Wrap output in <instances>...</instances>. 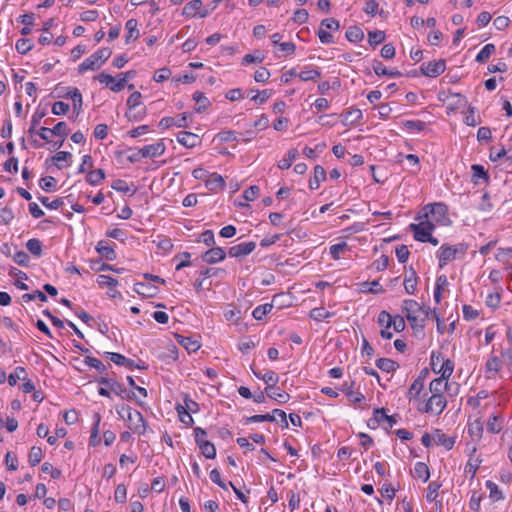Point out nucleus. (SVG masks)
Listing matches in <instances>:
<instances>
[{
	"instance_id": "774afa93",
	"label": "nucleus",
	"mask_w": 512,
	"mask_h": 512,
	"mask_svg": "<svg viewBox=\"0 0 512 512\" xmlns=\"http://www.w3.org/2000/svg\"><path fill=\"white\" fill-rule=\"evenodd\" d=\"M368 37H369V43L371 45L376 46L385 40V33L383 31L376 30V31L369 32Z\"/></svg>"
},
{
	"instance_id": "7ed1b4c3",
	"label": "nucleus",
	"mask_w": 512,
	"mask_h": 512,
	"mask_svg": "<svg viewBox=\"0 0 512 512\" xmlns=\"http://www.w3.org/2000/svg\"><path fill=\"white\" fill-rule=\"evenodd\" d=\"M135 74L136 72L134 70L120 73L118 75V79L116 80L112 75L102 72L96 76L95 79H97L100 83L105 84L111 91L120 92L126 86L127 81L132 79Z\"/></svg>"
},
{
	"instance_id": "393cba45",
	"label": "nucleus",
	"mask_w": 512,
	"mask_h": 512,
	"mask_svg": "<svg viewBox=\"0 0 512 512\" xmlns=\"http://www.w3.org/2000/svg\"><path fill=\"white\" fill-rule=\"evenodd\" d=\"M372 68L376 75L378 76H389V77H399L401 73L398 70H388L381 61L375 60L373 62Z\"/></svg>"
},
{
	"instance_id": "58836bf2",
	"label": "nucleus",
	"mask_w": 512,
	"mask_h": 512,
	"mask_svg": "<svg viewBox=\"0 0 512 512\" xmlns=\"http://www.w3.org/2000/svg\"><path fill=\"white\" fill-rule=\"evenodd\" d=\"M423 387H424L423 379L421 377H418L417 379H415L413 381V383L411 384V386L408 390V393H407L409 399L418 397V395L422 391Z\"/></svg>"
},
{
	"instance_id": "aec40b11",
	"label": "nucleus",
	"mask_w": 512,
	"mask_h": 512,
	"mask_svg": "<svg viewBox=\"0 0 512 512\" xmlns=\"http://www.w3.org/2000/svg\"><path fill=\"white\" fill-rule=\"evenodd\" d=\"M202 1L201 0H193L187 3L183 8V15L186 16H195L197 13L200 15V17H205L208 13L207 11L200 12V9L202 7Z\"/></svg>"
},
{
	"instance_id": "e2e57ef3",
	"label": "nucleus",
	"mask_w": 512,
	"mask_h": 512,
	"mask_svg": "<svg viewBox=\"0 0 512 512\" xmlns=\"http://www.w3.org/2000/svg\"><path fill=\"white\" fill-rule=\"evenodd\" d=\"M330 313L323 307L314 308L310 312V317L316 321H322L330 317Z\"/></svg>"
},
{
	"instance_id": "6e6552de",
	"label": "nucleus",
	"mask_w": 512,
	"mask_h": 512,
	"mask_svg": "<svg viewBox=\"0 0 512 512\" xmlns=\"http://www.w3.org/2000/svg\"><path fill=\"white\" fill-rule=\"evenodd\" d=\"M447 401L443 395H431L425 404L424 412L439 415L445 409Z\"/></svg>"
},
{
	"instance_id": "a211bd4d",
	"label": "nucleus",
	"mask_w": 512,
	"mask_h": 512,
	"mask_svg": "<svg viewBox=\"0 0 512 512\" xmlns=\"http://www.w3.org/2000/svg\"><path fill=\"white\" fill-rule=\"evenodd\" d=\"M66 98H70L73 103V110L76 113V115H79V113L82 110V94L77 88H69L67 93L65 94Z\"/></svg>"
},
{
	"instance_id": "5fc2aeb1",
	"label": "nucleus",
	"mask_w": 512,
	"mask_h": 512,
	"mask_svg": "<svg viewBox=\"0 0 512 512\" xmlns=\"http://www.w3.org/2000/svg\"><path fill=\"white\" fill-rule=\"evenodd\" d=\"M38 199L42 203V205L48 209H58L64 204V201L61 198H57L53 201H50L48 197L39 196Z\"/></svg>"
},
{
	"instance_id": "a878e982",
	"label": "nucleus",
	"mask_w": 512,
	"mask_h": 512,
	"mask_svg": "<svg viewBox=\"0 0 512 512\" xmlns=\"http://www.w3.org/2000/svg\"><path fill=\"white\" fill-rule=\"evenodd\" d=\"M326 179V172H325V169L320 166V165H317L315 166L314 168V176L312 179H310L309 181V187L312 189V190H316L319 188V185L322 181H324Z\"/></svg>"
},
{
	"instance_id": "4d7b16f0",
	"label": "nucleus",
	"mask_w": 512,
	"mask_h": 512,
	"mask_svg": "<svg viewBox=\"0 0 512 512\" xmlns=\"http://www.w3.org/2000/svg\"><path fill=\"white\" fill-rule=\"evenodd\" d=\"M321 77V72L319 69H310V70H305V71H302L299 73V78L302 80V81H314L318 78Z\"/></svg>"
},
{
	"instance_id": "37998d69",
	"label": "nucleus",
	"mask_w": 512,
	"mask_h": 512,
	"mask_svg": "<svg viewBox=\"0 0 512 512\" xmlns=\"http://www.w3.org/2000/svg\"><path fill=\"white\" fill-rule=\"evenodd\" d=\"M26 371L23 367H17L13 373L8 376V383L10 386H15L18 380H25Z\"/></svg>"
},
{
	"instance_id": "603ef678",
	"label": "nucleus",
	"mask_w": 512,
	"mask_h": 512,
	"mask_svg": "<svg viewBox=\"0 0 512 512\" xmlns=\"http://www.w3.org/2000/svg\"><path fill=\"white\" fill-rule=\"evenodd\" d=\"M10 275L14 276V277H17V281L15 282V286L18 289H20V290H28L29 289L28 286L24 282L20 281V279H27L26 273H24L21 270H18V269L14 268V269H12L10 271Z\"/></svg>"
},
{
	"instance_id": "052dcab7",
	"label": "nucleus",
	"mask_w": 512,
	"mask_h": 512,
	"mask_svg": "<svg viewBox=\"0 0 512 512\" xmlns=\"http://www.w3.org/2000/svg\"><path fill=\"white\" fill-rule=\"evenodd\" d=\"M15 48L18 53L26 54L33 48V45L29 39L22 38L16 42Z\"/></svg>"
},
{
	"instance_id": "e433bc0d",
	"label": "nucleus",
	"mask_w": 512,
	"mask_h": 512,
	"mask_svg": "<svg viewBox=\"0 0 512 512\" xmlns=\"http://www.w3.org/2000/svg\"><path fill=\"white\" fill-rule=\"evenodd\" d=\"M483 429V423L480 419H476L468 425V433L477 439L482 437Z\"/></svg>"
},
{
	"instance_id": "2f4dec72",
	"label": "nucleus",
	"mask_w": 512,
	"mask_h": 512,
	"mask_svg": "<svg viewBox=\"0 0 512 512\" xmlns=\"http://www.w3.org/2000/svg\"><path fill=\"white\" fill-rule=\"evenodd\" d=\"M193 100L196 102L195 111L201 113L205 111L210 105L209 99L202 92H195L193 94Z\"/></svg>"
},
{
	"instance_id": "c756f323",
	"label": "nucleus",
	"mask_w": 512,
	"mask_h": 512,
	"mask_svg": "<svg viewBox=\"0 0 512 512\" xmlns=\"http://www.w3.org/2000/svg\"><path fill=\"white\" fill-rule=\"evenodd\" d=\"M107 357L117 365L125 366L128 368L134 367V361L126 358L124 355L115 353V352H107Z\"/></svg>"
},
{
	"instance_id": "338daca9",
	"label": "nucleus",
	"mask_w": 512,
	"mask_h": 512,
	"mask_svg": "<svg viewBox=\"0 0 512 512\" xmlns=\"http://www.w3.org/2000/svg\"><path fill=\"white\" fill-rule=\"evenodd\" d=\"M264 60V56L260 51H255L253 54H246L243 57V64H251V63H261Z\"/></svg>"
},
{
	"instance_id": "0eeeda50",
	"label": "nucleus",
	"mask_w": 512,
	"mask_h": 512,
	"mask_svg": "<svg viewBox=\"0 0 512 512\" xmlns=\"http://www.w3.org/2000/svg\"><path fill=\"white\" fill-rule=\"evenodd\" d=\"M419 223H411L409 229L414 233L415 240L425 243V238L428 237L435 228V224L427 218L418 219Z\"/></svg>"
},
{
	"instance_id": "f8f14e48",
	"label": "nucleus",
	"mask_w": 512,
	"mask_h": 512,
	"mask_svg": "<svg viewBox=\"0 0 512 512\" xmlns=\"http://www.w3.org/2000/svg\"><path fill=\"white\" fill-rule=\"evenodd\" d=\"M226 257V252L221 247H213L202 255V260L208 264H215Z\"/></svg>"
},
{
	"instance_id": "9d476101",
	"label": "nucleus",
	"mask_w": 512,
	"mask_h": 512,
	"mask_svg": "<svg viewBox=\"0 0 512 512\" xmlns=\"http://www.w3.org/2000/svg\"><path fill=\"white\" fill-rule=\"evenodd\" d=\"M165 150H166V146H165L164 142L162 140H160L154 144H150V145H146V146L142 147L141 155L144 158H155V157H158V156H161L162 154H164Z\"/></svg>"
},
{
	"instance_id": "f704fd0d",
	"label": "nucleus",
	"mask_w": 512,
	"mask_h": 512,
	"mask_svg": "<svg viewBox=\"0 0 512 512\" xmlns=\"http://www.w3.org/2000/svg\"><path fill=\"white\" fill-rule=\"evenodd\" d=\"M414 477L422 479L423 482H427L430 478V471L428 466L424 462H417L414 466Z\"/></svg>"
},
{
	"instance_id": "3c124183",
	"label": "nucleus",
	"mask_w": 512,
	"mask_h": 512,
	"mask_svg": "<svg viewBox=\"0 0 512 512\" xmlns=\"http://www.w3.org/2000/svg\"><path fill=\"white\" fill-rule=\"evenodd\" d=\"M440 487L441 484L436 481H432L429 483L426 494V499L428 502H433L436 500Z\"/></svg>"
},
{
	"instance_id": "f03ea898",
	"label": "nucleus",
	"mask_w": 512,
	"mask_h": 512,
	"mask_svg": "<svg viewBox=\"0 0 512 512\" xmlns=\"http://www.w3.org/2000/svg\"><path fill=\"white\" fill-rule=\"evenodd\" d=\"M423 215L419 216L417 219L427 218L430 219L433 223H438L440 225L446 226L451 223L448 217V208L444 203H434L428 204L423 208Z\"/></svg>"
},
{
	"instance_id": "20e7f679",
	"label": "nucleus",
	"mask_w": 512,
	"mask_h": 512,
	"mask_svg": "<svg viewBox=\"0 0 512 512\" xmlns=\"http://www.w3.org/2000/svg\"><path fill=\"white\" fill-rule=\"evenodd\" d=\"M112 51L109 48H101L91 56L86 58L78 67L79 73L87 70H98L111 56Z\"/></svg>"
},
{
	"instance_id": "69168bd1",
	"label": "nucleus",
	"mask_w": 512,
	"mask_h": 512,
	"mask_svg": "<svg viewBox=\"0 0 512 512\" xmlns=\"http://www.w3.org/2000/svg\"><path fill=\"white\" fill-rule=\"evenodd\" d=\"M486 487L490 492V497L493 499V501H498L503 498L502 492L499 490L498 486L492 482L487 481Z\"/></svg>"
},
{
	"instance_id": "1a4fd4ad",
	"label": "nucleus",
	"mask_w": 512,
	"mask_h": 512,
	"mask_svg": "<svg viewBox=\"0 0 512 512\" xmlns=\"http://www.w3.org/2000/svg\"><path fill=\"white\" fill-rule=\"evenodd\" d=\"M446 69L445 60L431 61L421 66L422 73L427 77H437Z\"/></svg>"
},
{
	"instance_id": "6ab92c4d",
	"label": "nucleus",
	"mask_w": 512,
	"mask_h": 512,
	"mask_svg": "<svg viewBox=\"0 0 512 512\" xmlns=\"http://www.w3.org/2000/svg\"><path fill=\"white\" fill-rule=\"evenodd\" d=\"M96 250L101 257L107 260L112 261L116 258V253L113 246H111L108 242L104 240H101L97 243Z\"/></svg>"
},
{
	"instance_id": "4be33fe9",
	"label": "nucleus",
	"mask_w": 512,
	"mask_h": 512,
	"mask_svg": "<svg viewBox=\"0 0 512 512\" xmlns=\"http://www.w3.org/2000/svg\"><path fill=\"white\" fill-rule=\"evenodd\" d=\"M501 367H502V362H501L500 358L497 356H491L487 360L486 366H485L487 378H493L501 370Z\"/></svg>"
},
{
	"instance_id": "de8ad7c7",
	"label": "nucleus",
	"mask_w": 512,
	"mask_h": 512,
	"mask_svg": "<svg viewBox=\"0 0 512 512\" xmlns=\"http://www.w3.org/2000/svg\"><path fill=\"white\" fill-rule=\"evenodd\" d=\"M361 286H362V291L363 292H370V293H373V294H379V293H382L384 291L382 286L380 285V283L377 280H374L372 282H363L361 284Z\"/></svg>"
},
{
	"instance_id": "cd10ccee",
	"label": "nucleus",
	"mask_w": 512,
	"mask_h": 512,
	"mask_svg": "<svg viewBox=\"0 0 512 512\" xmlns=\"http://www.w3.org/2000/svg\"><path fill=\"white\" fill-rule=\"evenodd\" d=\"M253 374L263 380L265 383L268 384V386H275L279 381V376L273 372V371H266L264 374H262L260 371H255L253 367H251Z\"/></svg>"
},
{
	"instance_id": "8fccbe9b",
	"label": "nucleus",
	"mask_w": 512,
	"mask_h": 512,
	"mask_svg": "<svg viewBox=\"0 0 512 512\" xmlns=\"http://www.w3.org/2000/svg\"><path fill=\"white\" fill-rule=\"evenodd\" d=\"M105 178V173L102 169L90 171L87 175V182L91 185L99 184Z\"/></svg>"
},
{
	"instance_id": "412c9836",
	"label": "nucleus",
	"mask_w": 512,
	"mask_h": 512,
	"mask_svg": "<svg viewBox=\"0 0 512 512\" xmlns=\"http://www.w3.org/2000/svg\"><path fill=\"white\" fill-rule=\"evenodd\" d=\"M267 396L271 399L278 401L279 403H286L290 396L285 391L280 390L279 388H275V386H267L265 388Z\"/></svg>"
},
{
	"instance_id": "473e14b6",
	"label": "nucleus",
	"mask_w": 512,
	"mask_h": 512,
	"mask_svg": "<svg viewBox=\"0 0 512 512\" xmlns=\"http://www.w3.org/2000/svg\"><path fill=\"white\" fill-rule=\"evenodd\" d=\"M134 291L139 295L151 297L156 294L157 287L138 282L134 285Z\"/></svg>"
},
{
	"instance_id": "ea45409f",
	"label": "nucleus",
	"mask_w": 512,
	"mask_h": 512,
	"mask_svg": "<svg viewBox=\"0 0 512 512\" xmlns=\"http://www.w3.org/2000/svg\"><path fill=\"white\" fill-rule=\"evenodd\" d=\"M471 169L473 171L472 181L475 184L478 183L477 179H483L485 181L488 180V178H489L488 173H487V171L484 169V167L482 165L474 164V165L471 166Z\"/></svg>"
},
{
	"instance_id": "dca6fc26",
	"label": "nucleus",
	"mask_w": 512,
	"mask_h": 512,
	"mask_svg": "<svg viewBox=\"0 0 512 512\" xmlns=\"http://www.w3.org/2000/svg\"><path fill=\"white\" fill-rule=\"evenodd\" d=\"M177 140L180 144L187 148H193L198 145L200 142L199 137L191 132L188 131H181L177 135Z\"/></svg>"
},
{
	"instance_id": "5701e85b",
	"label": "nucleus",
	"mask_w": 512,
	"mask_h": 512,
	"mask_svg": "<svg viewBox=\"0 0 512 512\" xmlns=\"http://www.w3.org/2000/svg\"><path fill=\"white\" fill-rule=\"evenodd\" d=\"M206 186L212 192H217L225 185V181L221 175L216 173L210 174L206 179Z\"/></svg>"
},
{
	"instance_id": "864d4df0",
	"label": "nucleus",
	"mask_w": 512,
	"mask_h": 512,
	"mask_svg": "<svg viewBox=\"0 0 512 512\" xmlns=\"http://www.w3.org/2000/svg\"><path fill=\"white\" fill-rule=\"evenodd\" d=\"M39 186L46 192H52L56 187V180L52 176H46L40 179Z\"/></svg>"
},
{
	"instance_id": "49530a36",
	"label": "nucleus",
	"mask_w": 512,
	"mask_h": 512,
	"mask_svg": "<svg viewBox=\"0 0 512 512\" xmlns=\"http://www.w3.org/2000/svg\"><path fill=\"white\" fill-rule=\"evenodd\" d=\"M42 456H43V454H42L41 448L33 446L30 449L29 456H28V461H29L30 465L31 466L38 465L42 460Z\"/></svg>"
},
{
	"instance_id": "b1692460",
	"label": "nucleus",
	"mask_w": 512,
	"mask_h": 512,
	"mask_svg": "<svg viewBox=\"0 0 512 512\" xmlns=\"http://www.w3.org/2000/svg\"><path fill=\"white\" fill-rule=\"evenodd\" d=\"M402 310L405 316H414L420 315L422 311L421 305L417 303L415 300L406 299L402 303Z\"/></svg>"
},
{
	"instance_id": "09e8293b",
	"label": "nucleus",
	"mask_w": 512,
	"mask_h": 512,
	"mask_svg": "<svg viewBox=\"0 0 512 512\" xmlns=\"http://www.w3.org/2000/svg\"><path fill=\"white\" fill-rule=\"evenodd\" d=\"M417 287V277L415 271L409 277L404 279V288L408 294H414Z\"/></svg>"
},
{
	"instance_id": "bb28decb",
	"label": "nucleus",
	"mask_w": 512,
	"mask_h": 512,
	"mask_svg": "<svg viewBox=\"0 0 512 512\" xmlns=\"http://www.w3.org/2000/svg\"><path fill=\"white\" fill-rule=\"evenodd\" d=\"M503 428V418L500 414H493L487 421V430L490 433L497 434Z\"/></svg>"
},
{
	"instance_id": "13d9d810",
	"label": "nucleus",
	"mask_w": 512,
	"mask_h": 512,
	"mask_svg": "<svg viewBox=\"0 0 512 512\" xmlns=\"http://www.w3.org/2000/svg\"><path fill=\"white\" fill-rule=\"evenodd\" d=\"M111 187L118 192H123V193L131 192V195H133L136 192V189L131 190L130 186L124 180H121V179H117V180L113 181V183L111 184Z\"/></svg>"
},
{
	"instance_id": "39448f33",
	"label": "nucleus",
	"mask_w": 512,
	"mask_h": 512,
	"mask_svg": "<svg viewBox=\"0 0 512 512\" xmlns=\"http://www.w3.org/2000/svg\"><path fill=\"white\" fill-rule=\"evenodd\" d=\"M467 245L460 243L455 246L443 244L438 250L439 267L443 268L448 262L456 259L458 254L464 255Z\"/></svg>"
},
{
	"instance_id": "c03bdc74",
	"label": "nucleus",
	"mask_w": 512,
	"mask_h": 512,
	"mask_svg": "<svg viewBox=\"0 0 512 512\" xmlns=\"http://www.w3.org/2000/svg\"><path fill=\"white\" fill-rule=\"evenodd\" d=\"M84 363L92 368H95L100 373H106L107 366H105L99 359L91 356H86Z\"/></svg>"
},
{
	"instance_id": "2eb2a0df",
	"label": "nucleus",
	"mask_w": 512,
	"mask_h": 512,
	"mask_svg": "<svg viewBox=\"0 0 512 512\" xmlns=\"http://www.w3.org/2000/svg\"><path fill=\"white\" fill-rule=\"evenodd\" d=\"M171 126L187 127V116L185 113L181 114L177 119L173 117H164L159 122L161 129H167Z\"/></svg>"
},
{
	"instance_id": "a19ab883",
	"label": "nucleus",
	"mask_w": 512,
	"mask_h": 512,
	"mask_svg": "<svg viewBox=\"0 0 512 512\" xmlns=\"http://www.w3.org/2000/svg\"><path fill=\"white\" fill-rule=\"evenodd\" d=\"M363 37H364V33L359 27L351 26L346 31V38L350 42H359L363 39Z\"/></svg>"
},
{
	"instance_id": "f257e3e1",
	"label": "nucleus",
	"mask_w": 512,
	"mask_h": 512,
	"mask_svg": "<svg viewBox=\"0 0 512 512\" xmlns=\"http://www.w3.org/2000/svg\"><path fill=\"white\" fill-rule=\"evenodd\" d=\"M118 415L128 423V428L138 435H143L147 429V422L143 415L128 405L117 407Z\"/></svg>"
},
{
	"instance_id": "bf43d9fd",
	"label": "nucleus",
	"mask_w": 512,
	"mask_h": 512,
	"mask_svg": "<svg viewBox=\"0 0 512 512\" xmlns=\"http://www.w3.org/2000/svg\"><path fill=\"white\" fill-rule=\"evenodd\" d=\"M176 410L178 412V415H179V420L186 424V425H190L193 423V418L192 416L190 415V413L188 411H186V408L180 404H178L176 406Z\"/></svg>"
},
{
	"instance_id": "c9c22d12",
	"label": "nucleus",
	"mask_w": 512,
	"mask_h": 512,
	"mask_svg": "<svg viewBox=\"0 0 512 512\" xmlns=\"http://www.w3.org/2000/svg\"><path fill=\"white\" fill-rule=\"evenodd\" d=\"M495 45L492 43L486 44L476 56V61L479 63L486 62L489 57L495 52Z\"/></svg>"
},
{
	"instance_id": "79ce46f5",
	"label": "nucleus",
	"mask_w": 512,
	"mask_h": 512,
	"mask_svg": "<svg viewBox=\"0 0 512 512\" xmlns=\"http://www.w3.org/2000/svg\"><path fill=\"white\" fill-rule=\"evenodd\" d=\"M26 247L28 249V251L34 255V256H37V257H40L41 254H42V243L40 240L36 239V238H33V239H29L26 243Z\"/></svg>"
},
{
	"instance_id": "f3484780",
	"label": "nucleus",
	"mask_w": 512,
	"mask_h": 512,
	"mask_svg": "<svg viewBox=\"0 0 512 512\" xmlns=\"http://www.w3.org/2000/svg\"><path fill=\"white\" fill-rule=\"evenodd\" d=\"M433 441L437 445L445 447L447 450H451L455 444L454 437L446 436L441 430L437 429L433 432Z\"/></svg>"
},
{
	"instance_id": "6e6d98bb",
	"label": "nucleus",
	"mask_w": 512,
	"mask_h": 512,
	"mask_svg": "<svg viewBox=\"0 0 512 512\" xmlns=\"http://www.w3.org/2000/svg\"><path fill=\"white\" fill-rule=\"evenodd\" d=\"M51 134L55 135V136H60L62 138H66L67 135L69 134V129H68V126L66 124V122H58L52 129H51Z\"/></svg>"
},
{
	"instance_id": "9b49d317",
	"label": "nucleus",
	"mask_w": 512,
	"mask_h": 512,
	"mask_svg": "<svg viewBox=\"0 0 512 512\" xmlns=\"http://www.w3.org/2000/svg\"><path fill=\"white\" fill-rule=\"evenodd\" d=\"M255 247L256 243L253 241L240 243L235 246H232L229 249L228 254L230 257H244L252 253Z\"/></svg>"
},
{
	"instance_id": "a18cd8bd",
	"label": "nucleus",
	"mask_w": 512,
	"mask_h": 512,
	"mask_svg": "<svg viewBox=\"0 0 512 512\" xmlns=\"http://www.w3.org/2000/svg\"><path fill=\"white\" fill-rule=\"evenodd\" d=\"M179 343L188 351V352H196L200 348V344L198 341L193 340L190 337L182 336L179 340Z\"/></svg>"
},
{
	"instance_id": "4c0bfd02",
	"label": "nucleus",
	"mask_w": 512,
	"mask_h": 512,
	"mask_svg": "<svg viewBox=\"0 0 512 512\" xmlns=\"http://www.w3.org/2000/svg\"><path fill=\"white\" fill-rule=\"evenodd\" d=\"M297 156H298V151L296 149H290L287 152V156L278 162V167L282 170L290 168L292 165V162L296 159Z\"/></svg>"
},
{
	"instance_id": "72a5a7b5",
	"label": "nucleus",
	"mask_w": 512,
	"mask_h": 512,
	"mask_svg": "<svg viewBox=\"0 0 512 512\" xmlns=\"http://www.w3.org/2000/svg\"><path fill=\"white\" fill-rule=\"evenodd\" d=\"M376 366L380 370L387 372V373L393 372L399 367L397 362H395L394 360L389 359V358H379L376 361Z\"/></svg>"
},
{
	"instance_id": "423d86ee",
	"label": "nucleus",
	"mask_w": 512,
	"mask_h": 512,
	"mask_svg": "<svg viewBox=\"0 0 512 512\" xmlns=\"http://www.w3.org/2000/svg\"><path fill=\"white\" fill-rule=\"evenodd\" d=\"M454 371V363L448 362L444 365L443 368V377L436 378L430 382L429 390L432 395H442L443 391H445L448 387L447 380L450 378Z\"/></svg>"
},
{
	"instance_id": "0e129e2a",
	"label": "nucleus",
	"mask_w": 512,
	"mask_h": 512,
	"mask_svg": "<svg viewBox=\"0 0 512 512\" xmlns=\"http://www.w3.org/2000/svg\"><path fill=\"white\" fill-rule=\"evenodd\" d=\"M142 95L140 92H133L129 98L127 99V106L130 111L134 110L136 107L140 106Z\"/></svg>"
},
{
	"instance_id": "680f3d73",
	"label": "nucleus",
	"mask_w": 512,
	"mask_h": 512,
	"mask_svg": "<svg viewBox=\"0 0 512 512\" xmlns=\"http://www.w3.org/2000/svg\"><path fill=\"white\" fill-rule=\"evenodd\" d=\"M71 157L72 154L70 152L60 151L57 152L56 155L51 158V160L58 167V169H62L63 166L60 164V162L68 161L71 159Z\"/></svg>"
},
{
	"instance_id": "c85d7f7f",
	"label": "nucleus",
	"mask_w": 512,
	"mask_h": 512,
	"mask_svg": "<svg viewBox=\"0 0 512 512\" xmlns=\"http://www.w3.org/2000/svg\"><path fill=\"white\" fill-rule=\"evenodd\" d=\"M138 22L136 19H129L126 22L125 28L127 29L126 35V43H130L133 40H136L139 37V30L137 29Z\"/></svg>"
},
{
	"instance_id": "7c9ffc66",
	"label": "nucleus",
	"mask_w": 512,
	"mask_h": 512,
	"mask_svg": "<svg viewBox=\"0 0 512 512\" xmlns=\"http://www.w3.org/2000/svg\"><path fill=\"white\" fill-rule=\"evenodd\" d=\"M198 447L201 450V453L207 459H214L216 457V448L213 443L207 440H198Z\"/></svg>"
},
{
	"instance_id": "ddd939ff",
	"label": "nucleus",
	"mask_w": 512,
	"mask_h": 512,
	"mask_svg": "<svg viewBox=\"0 0 512 512\" xmlns=\"http://www.w3.org/2000/svg\"><path fill=\"white\" fill-rule=\"evenodd\" d=\"M448 362H452L450 359L444 360L441 353L439 351H432L430 357V365L432 370L436 374H441L440 377H443V368L444 365Z\"/></svg>"
},
{
	"instance_id": "4468645a",
	"label": "nucleus",
	"mask_w": 512,
	"mask_h": 512,
	"mask_svg": "<svg viewBox=\"0 0 512 512\" xmlns=\"http://www.w3.org/2000/svg\"><path fill=\"white\" fill-rule=\"evenodd\" d=\"M283 297H285L284 294L276 295V296L273 297V300H272L271 303H266V304L257 306L253 310L252 316L256 320H262L267 315V313H269L272 310L274 304L278 301V299H281Z\"/></svg>"
}]
</instances>
